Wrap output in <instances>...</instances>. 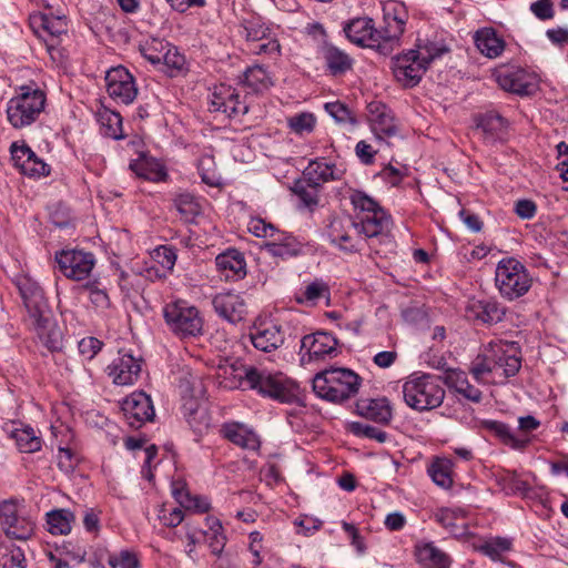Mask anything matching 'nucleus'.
Segmentation results:
<instances>
[{"instance_id":"nucleus-1","label":"nucleus","mask_w":568,"mask_h":568,"mask_svg":"<svg viewBox=\"0 0 568 568\" xmlns=\"http://www.w3.org/2000/svg\"><path fill=\"white\" fill-rule=\"evenodd\" d=\"M521 366L516 343L496 341L486 345L470 364L473 377L481 384L503 383Z\"/></svg>"},{"instance_id":"nucleus-2","label":"nucleus","mask_w":568,"mask_h":568,"mask_svg":"<svg viewBox=\"0 0 568 568\" xmlns=\"http://www.w3.org/2000/svg\"><path fill=\"white\" fill-rule=\"evenodd\" d=\"M237 376L242 378V385L263 397L281 403H294L300 398L298 384L282 372L250 366L237 371Z\"/></svg>"},{"instance_id":"nucleus-3","label":"nucleus","mask_w":568,"mask_h":568,"mask_svg":"<svg viewBox=\"0 0 568 568\" xmlns=\"http://www.w3.org/2000/svg\"><path fill=\"white\" fill-rule=\"evenodd\" d=\"M448 52L443 42H418L416 49L408 50L394 59V75L404 85H416L432 61Z\"/></svg>"},{"instance_id":"nucleus-4","label":"nucleus","mask_w":568,"mask_h":568,"mask_svg":"<svg viewBox=\"0 0 568 568\" xmlns=\"http://www.w3.org/2000/svg\"><path fill=\"white\" fill-rule=\"evenodd\" d=\"M349 200L356 212L355 223L363 243L376 237L387 239L392 220L384 209L363 191L353 190Z\"/></svg>"},{"instance_id":"nucleus-5","label":"nucleus","mask_w":568,"mask_h":568,"mask_svg":"<svg viewBox=\"0 0 568 568\" xmlns=\"http://www.w3.org/2000/svg\"><path fill=\"white\" fill-rule=\"evenodd\" d=\"M361 384L362 378L354 371L331 367L315 375L313 389L323 399L341 403L355 396Z\"/></svg>"},{"instance_id":"nucleus-6","label":"nucleus","mask_w":568,"mask_h":568,"mask_svg":"<svg viewBox=\"0 0 568 568\" xmlns=\"http://www.w3.org/2000/svg\"><path fill=\"white\" fill-rule=\"evenodd\" d=\"M44 105L45 94L42 90L32 85H23L7 102V119L16 129L29 126L38 120Z\"/></svg>"},{"instance_id":"nucleus-7","label":"nucleus","mask_w":568,"mask_h":568,"mask_svg":"<svg viewBox=\"0 0 568 568\" xmlns=\"http://www.w3.org/2000/svg\"><path fill=\"white\" fill-rule=\"evenodd\" d=\"M445 390L434 376L414 373L403 385L405 403L413 409L423 412L438 407Z\"/></svg>"},{"instance_id":"nucleus-8","label":"nucleus","mask_w":568,"mask_h":568,"mask_svg":"<svg viewBox=\"0 0 568 568\" xmlns=\"http://www.w3.org/2000/svg\"><path fill=\"white\" fill-rule=\"evenodd\" d=\"M495 283L504 298L514 301L529 291L532 278L524 264L514 257H507L500 260L496 266Z\"/></svg>"},{"instance_id":"nucleus-9","label":"nucleus","mask_w":568,"mask_h":568,"mask_svg":"<svg viewBox=\"0 0 568 568\" xmlns=\"http://www.w3.org/2000/svg\"><path fill=\"white\" fill-rule=\"evenodd\" d=\"M164 318L170 329L181 337L197 336L203 329L200 311L186 301H175L165 305Z\"/></svg>"},{"instance_id":"nucleus-10","label":"nucleus","mask_w":568,"mask_h":568,"mask_svg":"<svg viewBox=\"0 0 568 568\" xmlns=\"http://www.w3.org/2000/svg\"><path fill=\"white\" fill-rule=\"evenodd\" d=\"M28 308V325L39 343L49 352H59L63 347L62 332L44 306L26 302Z\"/></svg>"},{"instance_id":"nucleus-11","label":"nucleus","mask_w":568,"mask_h":568,"mask_svg":"<svg viewBox=\"0 0 568 568\" xmlns=\"http://www.w3.org/2000/svg\"><path fill=\"white\" fill-rule=\"evenodd\" d=\"M383 11V26L377 29L376 36L378 49L398 45L408 20V12L402 3L389 2Z\"/></svg>"},{"instance_id":"nucleus-12","label":"nucleus","mask_w":568,"mask_h":568,"mask_svg":"<svg viewBox=\"0 0 568 568\" xmlns=\"http://www.w3.org/2000/svg\"><path fill=\"white\" fill-rule=\"evenodd\" d=\"M329 242L341 251L358 252L363 247V237L358 234V225L349 216H336L327 226Z\"/></svg>"},{"instance_id":"nucleus-13","label":"nucleus","mask_w":568,"mask_h":568,"mask_svg":"<svg viewBox=\"0 0 568 568\" xmlns=\"http://www.w3.org/2000/svg\"><path fill=\"white\" fill-rule=\"evenodd\" d=\"M55 260L63 275L74 281L87 278L95 265L94 255L81 250L62 251Z\"/></svg>"},{"instance_id":"nucleus-14","label":"nucleus","mask_w":568,"mask_h":568,"mask_svg":"<svg viewBox=\"0 0 568 568\" xmlns=\"http://www.w3.org/2000/svg\"><path fill=\"white\" fill-rule=\"evenodd\" d=\"M34 32L45 42L48 51L52 54L57 50L59 39L67 33L68 23L64 16L51 13H37L30 18Z\"/></svg>"},{"instance_id":"nucleus-15","label":"nucleus","mask_w":568,"mask_h":568,"mask_svg":"<svg viewBox=\"0 0 568 568\" xmlns=\"http://www.w3.org/2000/svg\"><path fill=\"white\" fill-rule=\"evenodd\" d=\"M250 339L256 349L271 353L284 344L285 332L278 323L258 318L250 331Z\"/></svg>"},{"instance_id":"nucleus-16","label":"nucleus","mask_w":568,"mask_h":568,"mask_svg":"<svg viewBox=\"0 0 568 568\" xmlns=\"http://www.w3.org/2000/svg\"><path fill=\"white\" fill-rule=\"evenodd\" d=\"M0 525L9 537L18 540H27L34 532V521L22 516L12 501L0 504Z\"/></svg>"},{"instance_id":"nucleus-17","label":"nucleus","mask_w":568,"mask_h":568,"mask_svg":"<svg viewBox=\"0 0 568 568\" xmlns=\"http://www.w3.org/2000/svg\"><path fill=\"white\" fill-rule=\"evenodd\" d=\"M106 91L109 95L123 104L132 103L138 95V88L133 75L122 65L112 68L106 72Z\"/></svg>"},{"instance_id":"nucleus-18","label":"nucleus","mask_w":568,"mask_h":568,"mask_svg":"<svg viewBox=\"0 0 568 568\" xmlns=\"http://www.w3.org/2000/svg\"><path fill=\"white\" fill-rule=\"evenodd\" d=\"M11 161L22 174L30 178H42L50 174V166L40 159L24 142L10 145Z\"/></svg>"},{"instance_id":"nucleus-19","label":"nucleus","mask_w":568,"mask_h":568,"mask_svg":"<svg viewBox=\"0 0 568 568\" xmlns=\"http://www.w3.org/2000/svg\"><path fill=\"white\" fill-rule=\"evenodd\" d=\"M337 353V339L329 333L316 332L301 341V361L311 363Z\"/></svg>"},{"instance_id":"nucleus-20","label":"nucleus","mask_w":568,"mask_h":568,"mask_svg":"<svg viewBox=\"0 0 568 568\" xmlns=\"http://www.w3.org/2000/svg\"><path fill=\"white\" fill-rule=\"evenodd\" d=\"M108 375L113 383L120 386L134 384L141 373V359L131 353L121 351L106 367Z\"/></svg>"},{"instance_id":"nucleus-21","label":"nucleus","mask_w":568,"mask_h":568,"mask_svg":"<svg viewBox=\"0 0 568 568\" xmlns=\"http://www.w3.org/2000/svg\"><path fill=\"white\" fill-rule=\"evenodd\" d=\"M209 109L211 112H223L229 116L245 114L247 106L240 101V95L231 85H215L211 95Z\"/></svg>"},{"instance_id":"nucleus-22","label":"nucleus","mask_w":568,"mask_h":568,"mask_svg":"<svg viewBox=\"0 0 568 568\" xmlns=\"http://www.w3.org/2000/svg\"><path fill=\"white\" fill-rule=\"evenodd\" d=\"M212 304L217 315L232 324L242 322L247 313L243 296L236 292L217 293L213 297Z\"/></svg>"},{"instance_id":"nucleus-23","label":"nucleus","mask_w":568,"mask_h":568,"mask_svg":"<svg viewBox=\"0 0 568 568\" xmlns=\"http://www.w3.org/2000/svg\"><path fill=\"white\" fill-rule=\"evenodd\" d=\"M122 412L131 425L133 422L152 423L155 416L152 400L143 392H134L128 396L122 403Z\"/></svg>"},{"instance_id":"nucleus-24","label":"nucleus","mask_w":568,"mask_h":568,"mask_svg":"<svg viewBox=\"0 0 568 568\" xmlns=\"http://www.w3.org/2000/svg\"><path fill=\"white\" fill-rule=\"evenodd\" d=\"M347 39L361 47L378 48L377 28L368 17L354 18L344 26Z\"/></svg>"},{"instance_id":"nucleus-25","label":"nucleus","mask_w":568,"mask_h":568,"mask_svg":"<svg viewBox=\"0 0 568 568\" xmlns=\"http://www.w3.org/2000/svg\"><path fill=\"white\" fill-rule=\"evenodd\" d=\"M367 119L377 139L394 136L397 125L390 110L382 102L374 101L367 105Z\"/></svg>"},{"instance_id":"nucleus-26","label":"nucleus","mask_w":568,"mask_h":568,"mask_svg":"<svg viewBox=\"0 0 568 568\" xmlns=\"http://www.w3.org/2000/svg\"><path fill=\"white\" fill-rule=\"evenodd\" d=\"M356 412L362 417L379 424L389 423L393 415V408L386 397L362 398L356 403Z\"/></svg>"},{"instance_id":"nucleus-27","label":"nucleus","mask_w":568,"mask_h":568,"mask_svg":"<svg viewBox=\"0 0 568 568\" xmlns=\"http://www.w3.org/2000/svg\"><path fill=\"white\" fill-rule=\"evenodd\" d=\"M474 42L478 51L489 59L500 57L506 48L504 38L491 27L478 29L474 34Z\"/></svg>"},{"instance_id":"nucleus-28","label":"nucleus","mask_w":568,"mask_h":568,"mask_svg":"<svg viewBox=\"0 0 568 568\" xmlns=\"http://www.w3.org/2000/svg\"><path fill=\"white\" fill-rule=\"evenodd\" d=\"M497 82L505 91L520 95H528L535 90V84L530 77L523 69L499 71Z\"/></svg>"},{"instance_id":"nucleus-29","label":"nucleus","mask_w":568,"mask_h":568,"mask_svg":"<svg viewBox=\"0 0 568 568\" xmlns=\"http://www.w3.org/2000/svg\"><path fill=\"white\" fill-rule=\"evenodd\" d=\"M415 556L423 568H449L452 564L449 555L432 541L417 544Z\"/></svg>"},{"instance_id":"nucleus-30","label":"nucleus","mask_w":568,"mask_h":568,"mask_svg":"<svg viewBox=\"0 0 568 568\" xmlns=\"http://www.w3.org/2000/svg\"><path fill=\"white\" fill-rule=\"evenodd\" d=\"M215 264L225 280H239L246 274V263L242 253L236 250H229L219 254Z\"/></svg>"},{"instance_id":"nucleus-31","label":"nucleus","mask_w":568,"mask_h":568,"mask_svg":"<svg viewBox=\"0 0 568 568\" xmlns=\"http://www.w3.org/2000/svg\"><path fill=\"white\" fill-rule=\"evenodd\" d=\"M438 524L447 529L455 537H463L467 534L466 511L462 508H438L434 513Z\"/></svg>"},{"instance_id":"nucleus-32","label":"nucleus","mask_w":568,"mask_h":568,"mask_svg":"<svg viewBox=\"0 0 568 568\" xmlns=\"http://www.w3.org/2000/svg\"><path fill=\"white\" fill-rule=\"evenodd\" d=\"M130 169L140 178L152 182L164 181L168 176L164 165L156 159L141 155L130 162Z\"/></svg>"},{"instance_id":"nucleus-33","label":"nucleus","mask_w":568,"mask_h":568,"mask_svg":"<svg viewBox=\"0 0 568 568\" xmlns=\"http://www.w3.org/2000/svg\"><path fill=\"white\" fill-rule=\"evenodd\" d=\"M344 174V170L335 164L324 161H312L304 171L311 184L320 185L328 181L339 180Z\"/></svg>"},{"instance_id":"nucleus-34","label":"nucleus","mask_w":568,"mask_h":568,"mask_svg":"<svg viewBox=\"0 0 568 568\" xmlns=\"http://www.w3.org/2000/svg\"><path fill=\"white\" fill-rule=\"evenodd\" d=\"M266 250L273 256L287 258L296 256L302 251V244L294 236L277 230L275 237L266 244Z\"/></svg>"},{"instance_id":"nucleus-35","label":"nucleus","mask_w":568,"mask_h":568,"mask_svg":"<svg viewBox=\"0 0 568 568\" xmlns=\"http://www.w3.org/2000/svg\"><path fill=\"white\" fill-rule=\"evenodd\" d=\"M172 495L181 507L196 513H206L210 503L201 496H192L183 481L172 483Z\"/></svg>"},{"instance_id":"nucleus-36","label":"nucleus","mask_w":568,"mask_h":568,"mask_svg":"<svg viewBox=\"0 0 568 568\" xmlns=\"http://www.w3.org/2000/svg\"><path fill=\"white\" fill-rule=\"evenodd\" d=\"M331 296L329 286L323 280H315L305 285L304 290L296 295L300 304L315 306L321 300L328 301Z\"/></svg>"},{"instance_id":"nucleus-37","label":"nucleus","mask_w":568,"mask_h":568,"mask_svg":"<svg viewBox=\"0 0 568 568\" xmlns=\"http://www.w3.org/2000/svg\"><path fill=\"white\" fill-rule=\"evenodd\" d=\"M14 439L18 449L21 453H36L41 449L42 439L39 429L36 428H14L10 433Z\"/></svg>"},{"instance_id":"nucleus-38","label":"nucleus","mask_w":568,"mask_h":568,"mask_svg":"<svg viewBox=\"0 0 568 568\" xmlns=\"http://www.w3.org/2000/svg\"><path fill=\"white\" fill-rule=\"evenodd\" d=\"M221 434L224 438L244 449L255 450L261 445L258 436L252 428H221Z\"/></svg>"},{"instance_id":"nucleus-39","label":"nucleus","mask_w":568,"mask_h":568,"mask_svg":"<svg viewBox=\"0 0 568 568\" xmlns=\"http://www.w3.org/2000/svg\"><path fill=\"white\" fill-rule=\"evenodd\" d=\"M503 444L514 449L524 448L531 440L529 428H489Z\"/></svg>"},{"instance_id":"nucleus-40","label":"nucleus","mask_w":568,"mask_h":568,"mask_svg":"<svg viewBox=\"0 0 568 568\" xmlns=\"http://www.w3.org/2000/svg\"><path fill=\"white\" fill-rule=\"evenodd\" d=\"M74 520L75 516L69 509H55L47 514L48 530L52 535H68Z\"/></svg>"},{"instance_id":"nucleus-41","label":"nucleus","mask_w":568,"mask_h":568,"mask_svg":"<svg viewBox=\"0 0 568 568\" xmlns=\"http://www.w3.org/2000/svg\"><path fill=\"white\" fill-rule=\"evenodd\" d=\"M174 206L185 222H193L202 212L199 199L187 192L180 193L174 197Z\"/></svg>"},{"instance_id":"nucleus-42","label":"nucleus","mask_w":568,"mask_h":568,"mask_svg":"<svg viewBox=\"0 0 568 568\" xmlns=\"http://www.w3.org/2000/svg\"><path fill=\"white\" fill-rule=\"evenodd\" d=\"M83 290L88 293L91 304L98 312L104 314L110 308L111 301L106 286L100 280L88 281L83 285Z\"/></svg>"},{"instance_id":"nucleus-43","label":"nucleus","mask_w":568,"mask_h":568,"mask_svg":"<svg viewBox=\"0 0 568 568\" xmlns=\"http://www.w3.org/2000/svg\"><path fill=\"white\" fill-rule=\"evenodd\" d=\"M324 59L332 74L344 73L352 67V59L336 47L326 48Z\"/></svg>"},{"instance_id":"nucleus-44","label":"nucleus","mask_w":568,"mask_h":568,"mask_svg":"<svg viewBox=\"0 0 568 568\" xmlns=\"http://www.w3.org/2000/svg\"><path fill=\"white\" fill-rule=\"evenodd\" d=\"M197 171L203 183L209 186H221L222 178L216 169L214 156L211 154H203L197 161Z\"/></svg>"},{"instance_id":"nucleus-45","label":"nucleus","mask_w":568,"mask_h":568,"mask_svg":"<svg viewBox=\"0 0 568 568\" xmlns=\"http://www.w3.org/2000/svg\"><path fill=\"white\" fill-rule=\"evenodd\" d=\"M244 82L255 92L264 91L273 84L271 74L261 65L248 68L244 73Z\"/></svg>"},{"instance_id":"nucleus-46","label":"nucleus","mask_w":568,"mask_h":568,"mask_svg":"<svg viewBox=\"0 0 568 568\" xmlns=\"http://www.w3.org/2000/svg\"><path fill=\"white\" fill-rule=\"evenodd\" d=\"M286 123L291 132L303 136L314 131L316 116L312 112H301L288 116Z\"/></svg>"},{"instance_id":"nucleus-47","label":"nucleus","mask_w":568,"mask_h":568,"mask_svg":"<svg viewBox=\"0 0 568 568\" xmlns=\"http://www.w3.org/2000/svg\"><path fill=\"white\" fill-rule=\"evenodd\" d=\"M243 29L246 40L252 42L264 41L272 34V29L260 17L244 20Z\"/></svg>"},{"instance_id":"nucleus-48","label":"nucleus","mask_w":568,"mask_h":568,"mask_svg":"<svg viewBox=\"0 0 568 568\" xmlns=\"http://www.w3.org/2000/svg\"><path fill=\"white\" fill-rule=\"evenodd\" d=\"M500 481L508 495H519L524 498H531L532 496V488L527 481L520 479L516 471H507Z\"/></svg>"},{"instance_id":"nucleus-49","label":"nucleus","mask_w":568,"mask_h":568,"mask_svg":"<svg viewBox=\"0 0 568 568\" xmlns=\"http://www.w3.org/2000/svg\"><path fill=\"white\" fill-rule=\"evenodd\" d=\"M168 44L169 42L165 40L150 38L140 44V52L149 62L154 65H160L161 58L163 57Z\"/></svg>"},{"instance_id":"nucleus-50","label":"nucleus","mask_w":568,"mask_h":568,"mask_svg":"<svg viewBox=\"0 0 568 568\" xmlns=\"http://www.w3.org/2000/svg\"><path fill=\"white\" fill-rule=\"evenodd\" d=\"M478 128L491 136L499 138L506 129V120L495 111L487 112L478 120Z\"/></svg>"},{"instance_id":"nucleus-51","label":"nucleus","mask_w":568,"mask_h":568,"mask_svg":"<svg viewBox=\"0 0 568 568\" xmlns=\"http://www.w3.org/2000/svg\"><path fill=\"white\" fill-rule=\"evenodd\" d=\"M428 474L433 481L443 488H448L453 484L448 460L437 459L429 466Z\"/></svg>"},{"instance_id":"nucleus-52","label":"nucleus","mask_w":568,"mask_h":568,"mask_svg":"<svg viewBox=\"0 0 568 568\" xmlns=\"http://www.w3.org/2000/svg\"><path fill=\"white\" fill-rule=\"evenodd\" d=\"M102 126L104 128V134L112 139H121L123 136L122 131V118L120 113L113 111H104L100 115Z\"/></svg>"},{"instance_id":"nucleus-53","label":"nucleus","mask_w":568,"mask_h":568,"mask_svg":"<svg viewBox=\"0 0 568 568\" xmlns=\"http://www.w3.org/2000/svg\"><path fill=\"white\" fill-rule=\"evenodd\" d=\"M511 542L506 538H495L484 541L478 549L493 560H500L501 556L510 549Z\"/></svg>"},{"instance_id":"nucleus-54","label":"nucleus","mask_w":568,"mask_h":568,"mask_svg":"<svg viewBox=\"0 0 568 568\" xmlns=\"http://www.w3.org/2000/svg\"><path fill=\"white\" fill-rule=\"evenodd\" d=\"M206 538L212 554L220 556L225 547L226 537L223 534L222 525L217 519L212 520Z\"/></svg>"},{"instance_id":"nucleus-55","label":"nucleus","mask_w":568,"mask_h":568,"mask_svg":"<svg viewBox=\"0 0 568 568\" xmlns=\"http://www.w3.org/2000/svg\"><path fill=\"white\" fill-rule=\"evenodd\" d=\"M161 64L168 68L171 75H174V72L183 70L185 65V57L175 45L169 42L168 48H165L164 54L161 58Z\"/></svg>"},{"instance_id":"nucleus-56","label":"nucleus","mask_w":568,"mask_h":568,"mask_svg":"<svg viewBox=\"0 0 568 568\" xmlns=\"http://www.w3.org/2000/svg\"><path fill=\"white\" fill-rule=\"evenodd\" d=\"M326 112L339 124L355 125L357 120L353 112L343 103L328 102L324 105Z\"/></svg>"},{"instance_id":"nucleus-57","label":"nucleus","mask_w":568,"mask_h":568,"mask_svg":"<svg viewBox=\"0 0 568 568\" xmlns=\"http://www.w3.org/2000/svg\"><path fill=\"white\" fill-rule=\"evenodd\" d=\"M152 258L161 265L163 270L172 271L176 262V251L169 245H160L151 253Z\"/></svg>"},{"instance_id":"nucleus-58","label":"nucleus","mask_w":568,"mask_h":568,"mask_svg":"<svg viewBox=\"0 0 568 568\" xmlns=\"http://www.w3.org/2000/svg\"><path fill=\"white\" fill-rule=\"evenodd\" d=\"M108 564L112 568H140V561L136 555L130 550L110 554Z\"/></svg>"},{"instance_id":"nucleus-59","label":"nucleus","mask_w":568,"mask_h":568,"mask_svg":"<svg viewBox=\"0 0 568 568\" xmlns=\"http://www.w3.org/2000/svg\"><path fill=\"white\" fill-rule=\"evenodd\" d=\"M248 367L250 366H245V365L236 366L235 364H232V365H229L225 367H221L222 373L219 375L220 377H223V381H221V384H224V386L229 387V388L241 387L243 389H247V386L241 384L242 378H240L237 376V371L245 369Z\"/></svg>"},{"instance_id":"nucleus-60","label":"nucleus","mask_w":568,"mask_h":568,"mask_svg":"<svg viewBox=\"0 0 568 568\" xmlns=\"http://www.w3.org/2000/svg\"><path fill=\"white\" fill-rule=\"evenodd\" d=\"M293 191L304 206L312 207L317 203V195L313 184L306 186L305 181H298L295 183Z\"/></svg>"},{"instance_id":"nucleus-61","label":"nucleus","mask_w":568,"mask_h":568,"mask_svg":"<svg viewBox=\"0 0 568 568\" xmlns=\"http://www.w3.org/2000/svg\"><path fill=\"white\" fill-rule=\"evenodd\" d=\"M505 316V310L496 301H485L480 322L493 324L500 322Z\"/></svg>"},{"instance_id":"nucleus-62","label":"nucleus","mask_w":568,"mask_h":568,"mask_svg":"<svg viewBox=\"0 0 568 568\" xmlns=\"http://www.w3.org/2000/svg\"><path fill=\"white\" fill-rule=\"evenodd\" d=\"M351 430L359 438L374 439L381 444L393 443L392 437L383 428H351Z\"/></svg>"},{"instance_id":"nucleus-63","label":"nucleus","mask_w":568,"mask_h":568,"mask_svg":"<svg viewBox=\"0 0 568 568\" xmlns=\"http://www.w3.org/2000/svg\"><path fill=\"white\" fill-rule=\"evenodd\" d=\"M248 231L257 237H275L277 230L274 225L266 223L262 219H252L248 222Z\"/></svg>"},{"instance_id":"nucleus-64","label":"nucleus","mask_w":568,"mask_h":568,"mask_svg":"<svg viewBox=\"0 0 568 568\" xmlns=\"http://www.w3.org/2000/svg\"><path fill=\"white\" fill-rule=\"evenodd\" d=\"M102 345V342L95 337H84L79 342V352L87 359H91L101 351Z\"/></svg>"}]
</instances>
